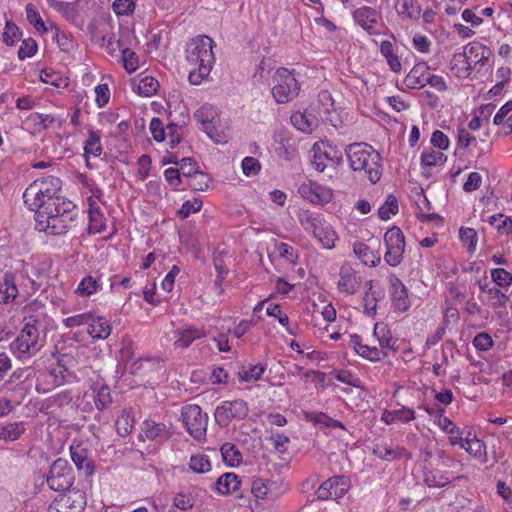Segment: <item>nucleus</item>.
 <instances>
[{
  "instance_id": "obj_54",
  "label": "nucleus",
  "mask_w": 512,
  "mask_h": 512,
  "mask_svg": "<svg viewBox=\"0 0 512 512\" xmlns=\"http://www.w3.org/2000/svg\"><path fill=\"white\" fill-rule=\"evenodd\" d=\"M89 232L90 233H100L105 230V225L103 223V215L100 213L98 208L89 209Z\"/></svg>"
},
{
  "instance_id": "obj_9",
  "label": "nucleus",
  "mask_w": 512,
  "mask_h": 512,
  "mask_svg": "<svg viewBox=\"0 0 512 512\" xmlns=\"http://www.w3.org/2000/svg\"><path fill=\"white\" fill-rule=\"evenodd\" d=\"M195 120L201 124V129L216 143L226 142L224 129L219 127L220 118L217 109L205 104L194 113Z\"/></svg>"
},
{
  "instance_id": "obj_29",
  "label": "nucleus",
  "mask_w": 512,
  "mask_h": 512,
  "mask_svg": "<svg viewBox=\"0 0 512 512\" xmlns=\"http://www.w3.org/2000/svg\"><path fill=\"white\" fill-rule=\"evenodd\" d=\"M64 502H67V506L73 512H84L86 507V495L79 489L68 490L67 493L60 495Z\"/></svg>"
},
{
  "instance_id": "obj_46",
  "label": "nucleus",
  "mask_w": 512,
  "mask_h": 512,
  "mask_svg": "<svg viewBox=\"0 0 512 512\" xmlns=\"http://www.w3.org/2000/svg\"><path fill=\"white\" fill-rule=\"evenodd\" d=\"M266 370V366L263 364L250 365L248 369L243 368L238 372L239 377L242 381L250 382L257 381L261 378L262 374Z\"/></svg>"
},
{
  "instance_id": "obj_40",
  "label": "nucleus",
  "mask_w": 512,
  "mask_h": 512,
  "mask_svg": "<svg viewBox=\"0 0 512 512\" xmlns=\"http://www.w3.org/2000/svg\"><path fill=\"white\" fill-rule=\"evenodd\" d=\"M25 431L22 423H9L0 428V439L4 441L17 440Z\"/></svg>"
},
{
  "instance_id": "obj_41",
  "label": "nucleus",
  "mask_w": 512,
  "mask_h": 512,
  "mask_svg": "<svg viewBox=\"0 0 512 512\" xmlns=\"http://www.w3.org/2000/svg\"><path fill=\"white\" fill-rule=\"evenodd\" d=\"M384 242L386 247L405 248V237L399 227H392L386 231L384 235Z\"/></svg>"
},
{
  "instance_id": "obj_44",
  "label": "nucleus",
  "mask_w": 512,
  "mask_h": 512,
  "mask_svg": "<svg viewBox=\"0 0 512 512\" xmlns=\"http://www.w3.org/2000/svg\"><path fill=\"white\" fill-rule=\"evenodd\" d=\"M397 213L398 200L394 195H388L385 203L378 210V216L381 220H388L391 215H395Z\"/></svg>"
},
{
  "instance_id": "obj_53",
  "label": "nucleus",
  "mask_w": 512,
  "mask_h": 512,
  "mask_svg": "<svg viewBox=\"0 0 512 512\" xmlns=\"http://www.w3.org/2000/svg\"><path fill=\"white\" fill-rule=\"evenodd\" d=\"M210 181L211 179L206 173L198 170L193 176L190 177L188 185L193 190L206 191L209 188Z\"/></svg>"
},
{
  "instance_id": "obj_14",
  "label": "nucleus",
  "mask_w": 512,
  "mask_h": 512,
  "mask_svg": "<svg viewBox=\"0 0 512 512\" xmlns=\"http://www.w3.org/2000/svg\"><path fill=\"white\" fill-rule=\"evenodd\" d=\"M347 491V479L344 476H334L324 481L316 491L319 500L340 498Z\"/></svg>"
},
{
  "instance_id": "obj_33",
  "label": "nucleus",
  "mask_w": 512,
  "mask_h": 512,
  "mask_svg": "<svg viewBox=\"0 0 512 512\" xmlns=\"http://www.w3.org/2000/svg\"><path fill=\"white\" fill-rule=\"evenodd\" d=\"M313 157L311 160V165L313 168L321 173H324L327 170V176L329 178L333 177L335 172L331 171V165L325 160V156L322 155V148L319 143H315L312 147Z\"/></svg>"
},
{
  "instance_id": "obj_52",
  "label": "nucleus",
  "mask_w": 512,
  "mask_h": 512,
  "mask_svg": "<svg viewBox=\"0 0 512 512\" xmlns=\"http://www.w3.org/2000/svg\"><path fill=\"white\" fill-rule=\"evenodd\" d=\"M451 69H458L459 71H464L465 73L469 74L473 66L471 65V61L468 60L467 55L465 51L455 53L451 60Z\"/></svg>"
},
{
  "instance_id": "obj_25",
  "label": "nucleus",
  "mask_w": 512,
  "mask_h": 512,
  "mask_svg": "<svg viewBox=\"0 0 512 512\" xmlns=\"http://www.w3.org/2000/svg\"><path fill=\"white\" fill-rule=\"evenodd\" d=\"M353 250L355 255L367 266L375 267L381 261L380 254L363 242L354 243Z\"/></svg>"
},
{
  "instance_id": "obj_20",
  "label": "nucleus",
  "mask_w": 512,
  "mask_h": 512,
  "mask_svg": "<svg viewBox=\"0 0 512 512\" xmlns=\"http://www.w3.org/2000/svg\"><path fill=\"white\" fill-rule=\"evenodd\" d=\"M103 148L101 145L100 133L94 130L88 131V137L84 143V157L86 166L93 169L94 166L90 161V157H99L102 154Z\"/></svg>"
},
{
  "instance_id": "obj_42",
  "label": "nucleus",
  "mask_w": 512,
  "mask_h": 512,
  "mask_svg": "<svg viewBox=\"0 0 512 512\" xmlns=\"http://www.w3.org/2000/svg\"><path fill=\"white\" fill-rule=\"evenodd\" d=\"M313 235L324 248L331 249L334 247V242L337 238L336 233L325 222L320 230H318V233Z\"/></svg>"
},
{
  "instance_id": "obj_63",
  "label": "nucleus",
  "mask_w": 512,
  "mask_h": 512,
  "mask_svg": "<svg viewBox=\"0 0 512 512\" xmlns=\"http://www.w3.org/2000/svg\"><path fill=\"white\" fill-rule=\"evenodd\" d=\"M115 426L117 433L120 436L126 437L127 435H129L132 429V421L130 419L129 414L123 413L122 415H120L116 420Z\"/></svg>"
},
{
  "instance_id": "obj_38",
  "label": "nucleus",
  "mask_w": 512,
  "mask_h": 512,
  "mask_svg": "<svg viewBox=\"0 0 512 512\" xmlns=\"http://www.w3.org/2000/svg\"><path fill=\"white\" fill-rule=\"evenodd\" d=\"M159 82L152 76H145L138 82L136 91L144 97H151L157 93Z\"/></svg>"
},
{
  "instance_id": "obj_37",
  "label": "nucleus",
  "mask_w": 512,
  "mask_h": 512,
  "mask_svg": "<svg viewBox=\"0 0 512 512\" xmlns=\"http://www.w3.org/2000/svg\"><path fill=\"white\" fill-rule=\"evenodd\" d=\"M101 287L102 284L100 283V280L94 276L89 275L82 279L75 293L82 297H88L100 290Z\"/></svg>"
},
{
  "instance_id": "obj_34",
  "label": "nucleus",
  "mask_w": 512,
  "mask_h": 512,
  "mask_svg": "<svg viewBox=\"0 0 512 512\" xmlns=\"http://www.w3.org/2000/svg\"><path fill=\"white\" fill-rule=\"evenodd\" d=\"M373 335L377 338L382 348H393L396 340L385 323H376L373 329Z\"/></svg>"
},
{
  "instance_id": "obj_31",
  "label": "nucleus",
  "mask_w": 512,
  "mask_h": 512,
  "mask_svg": "<svg viewBox=\"0 0 512 512\" xmlns=\"http://www.w3.org/2000/svg\"><path fill=\"white\" fill-rule=\"evenodd\" d=\"M275 482L257 478L251 482V493L258 499L273 498V487Z\"/></svg>"
},
{
  "instance_id": "obj_26",
  "label": "nucleus",
  "mask_w": 512,
  "mask_h": 512,
  "mask_svg": "<svg viewBox=\"0 0 512 512\" xmlns=\"http://www.w3.org/2000/svg\"><path fill=\"white\" fill-rule=\"evenodd\" d=\"M406 453L407 450L400 446L391 447L387 444L377 443L373 447V454L376 457L386 461H394L396 459H400L401 457L405 456Z\"/></svg>"
},
{
  "instance_id": "obj_5",
  "label": "nucleus",
  "mask_w": 512,
  "mask_h": 512,
  "mask_svg": "<svg viewBox=\"0 0 512 512\" xmlns=\"http://www.w3.org/2000/svg\"><path fill=\"white\" fill-rule=\"evenodd\" d=\"M300 84L294 73L286 68L277 69L273 76L272 95L277 103H288L298 96Z\"/></svg>"
},
{
  "instance_id": "obj_56",
  "label": "nucleus",
  "mask_w": 512,
  "mask_h": 512,
  "mask_svg": "<svg viewBox=\"0 0 512 512\" xmlns=\"http://www.w3.org/2000/svg\"><path fill=\"white\" fill-rule=\"evenodd\" d=\"M488 295L491 301V307L494 309L506 307V304L509 301V297L496 286H493L488 290Z\"/></svg>"
},
{
  "instance_id": "obj_58",
  "label": "nucleus",
  "mask_w": 512,
  "mask_h": 512,
  "mask_svg": "<svg viewBox=\"0 0 512 512\" xmlns=\"http://www.w3.org/2000/svg\"><path fill=\"white\" fill-rule=\"evenodd\" d=\"M491 278L499 287H509L512 284V274L503 268L493 269Z\"/></svg>"
},
{
  "instance_id": "obj_61",
  "label": "nucleus",
  "mask_w": 512,
  "mask_h": 512,
  "mask_svg": "<svg viewBox=\"0 0 512 512\" xmlns=\"http://www.w3.org/2000/svg\"><path fill=\"white\" fill-rule=\"evenodd\" d=\"M387 251L384 255L385 262L390 266H398L403 260V253L405 248L386 247Z\"/></svg>"
},
{
  "instance_id": "obj_55",
  "label": "nucleus",
  "mask_w": 512,
  "mask_h": 512,
  "mask_svg": "<svg viewBox=\"0 0 512 512\" xmlns=\"http://www.w3.org/2000/svg\"><path fill=\"white\" fill-rule=\"evenodd\" d=\"M121 59H122L124 68L128 73H133L137 70L138 56L133 50H131L127 47L123 48Z\"/></svg>"
},
{
  "instance_id": "obj_64",
  "label": "nucleus",
  "mask_w": 512,
  "mask_h": 512,
  "mask_svg": "<svg viewBox=\"0 0 512 512\" xmlns=\"http://www.w3.org/2000/svg\"><path fill=\"white\" fill-rule=\"evenodd\" d=\"M151 134L157 142H162L166 138V130L161 119L154 117L150 122Z\"/></svg>"
},
{
  "instance_id": "obj_51",
  "label": "nucleus",
  "mask_w": 512,
  "mask_h": 512,
  "mask_svg": "<svg viewBox=\"0 0 512 512\" xmlns=\"http://www.w3.org/2000/svg\"><path fill=\"white\" fill-rule=\"evenodd\" d=\"M26 17L29 23L32 24L38 32L44 33L47 31L44 21L32 4L26 6Z\"/></svg>"
},
{
  "instance_id": "obj_1",
  "label": "nucleus",
  "mask_w": 512,
  "mask_h": 512,
  "mask_svg": "<svg viewBox=\"0 0 512 512\" xmlns=\"http://www.w3.org/2000/svg\"><path fill=\"white\" fill-rule=\"evenodd\" d=\"M76 206L69 200L44 207L35 215V229L48 235L66 234L77 219Z\"/></svg>"
},
{
  "instance_id": "obj_35",
  "label": "nucleus",
  "mask_w": 512,
  "mask_h": 512,
  "mask_svg": "<svg viewBox=\"0 0 512 512\" xmlns=\"http://www.w3.org/2000/svg\"><path fill=\"white\" fill-rule=\"evenodd\" d=\"M299 222L305 231L312 234L318 233V230L323 226L324 221L317 215L310 211H303L299 214Z\"/></svg>"
},
{
  "instance_id": "obj_36",
  "label": "nucleus",
  "mask_w": 512,
  "mask_h": 512,
  "mask_svg": "<svg viewBox=\"0 0 512 512\" xmlns=\"http://www.w3.org/2000/svg\"><path fill=\"white\" fill-rule=\"evenodd\" d=\"M220 451L222 454L223 461L227 465L234 467L241 463L242 454L239 451V449L236 447V445H234L230 442H226L221 446Z\"/></svg>"
},
{
  "instance_id": "obj_8",
  "label": "nucleus",
  "mask_w": 512,
  "mask_h": 512,
  "mask_svg": "<svg viewBox=\"0 0 512 512\" xmlns=\"http://www.w3.org/2000/svg\"><path fill=\"white\" fill-rule=\"evenodd\" d=\"M181 421L187 432L197 441L206 437L208 415L203 413L200 406L188 404L181 409Z\"/></svg>"
},
{
  "instance_id": "obj_57",
  "label": "nucleus",
  "mask_w": 512,
  "mask_h": 512,
  "mask_svg": "<svg viewBox=\"0 0 512 512\" xmlns=\"http://www.w3.org/2000/svg\"><path fill=\"white\" fill-rule=\"evenodd\" d=\"M112 403V397L108 386L104 385L100 387L95 396L96 408L101 411L108 407Z\"/></svg>"
},
{
  "instance_id": "obj_60",
  "label": "nucleus",
  "mask_w": 512,
  "mask_h": 512,
  "mask_svg": "<svg viewBox=\"0 0 512 512\" xmlns=\"http://www.w3.org/2000/svg\"><path fill=\"white\" fill-rule=\"evenodd\" d=\"M21 32L19 28L12 22L6 21L5 30L3 33V41L6 45L12 46L15 41L19 40Z\"/></svg>"
},
{
  "instance_id": "obj_23",
  "label": "nucleus",
  "mask_w": 512,
  "mask_h": 512,
  "mask_svg": "<svg viewBox=\"0 0 512 512\" xmlns=\"http://www.w3.org/2000/svg\"><path fill=\"white\" fill-rule=\"evenodd\" d=\"M429 67L425 63L416 64L406 76L404 82L408 88H422L427 84Z\"/></svg>"
},
{
  "instance_id": "obj_49",
  "label": "nucleus",
  "mask_w": 512,
  "mask_h": 512,
  "mask_svg": "<svg viewBox=\"0 0 512 512\" xmlns=\"http://www.w3.org/2000/svg\"><path fill=\"white\" fill-rule=\"evenodd\" d=\"M325 149L322 150V155L325 156V160L331 165V171L335 172L336 167L343 161L342 154L337 150H334L332 145L327 143L321 144Z\"/></svg>"
},
{
  "instance_id": "obj_21",
  "label": "nucleus",
  "mask_w": 512,
  "mask_h": 512,
  "mask_svg": "<svg viewBox=\"0 0 512 512\" xmlns=\"http://www.w3.org/2000/svg\"><path fill=\"white\" fill-rule=\"evenodd\" d=\"M450 443L452 445H460L461 448L474 457H480L483 454L486 457V446L482 440L477 438L469 439L468 437L463 438V436H452ZM483 461H486V458Z\"/></svg>"
},
{
  "instance_id": "obj_4",
  "label": "nucleus",
  "mask_w": 512,
  "mask_h": 512,
  "mask_svg": "<svg viewBox=\"0 0 512 512\" xmlns=\"http://www.w3.org/2000/svg\"><path fill=\"white\" fill-rule=\"evenodd\" d=\"M212 45L213 40L206 35L198 36L189 45L186 58L191 65L195 66V69L189 73L191 84H200L210 74L215 62Z\"/></svg>"
},
{
  "instance_id": "obj_28",
  "label": "nucleus",
  "mask_w": 512,
  "mask_h": 512,
  "mask_svg": "<svg viewBox=\"0 0 512 512\" xmlns=\"http://www.w3.org/2000/svg\"><path fill=\"white\" fill-rule=\"evenodd\" d=\"M394 7L399 16L414 20L421 16V6L416 0H396Z\"/></svg>"
},
{
  "instance_id": "obj_43",
  "label": "nucleus",
  "mask_w": 512,
  "mask_h": 512,
  "mask_svg": "<svg viewBox=\"0 0 512 512\" xmlns=\"http://www.w3.org/2000/svg\"><path fill=\"white\" fill-rule=\"evenodd\" d=\"M366 286L367 289L363 297L364 312L367 315L372 316L376 314L378 299L376 293L373 291V281L370 280L367 282Z\"/></svg>"
},
{
  "instance_id": "obj_18",
  "label": "nucleus",
  "mask_w": 512,
  "mask_h": 512,
  "mask_svg": "<svg viewBox=\"0 0 512 512\" xmlns=\"http://www.w3.org/2000/svg\"><path fill=\"white\" fill-rule=\"evenodd\" d=\"M354 21L370 35L374 34V26L379 19V12L371 7L363 6L353 11Z\"/></svg>"
},
{
  "instance_id": "obj_6",
  "label": "nucleus",
  "mask_w": 512,
  "mask_h": 512,
  "mask_svg": "<svg viewBox=\"0 0 512 512\" xmlns=\"http://www.w3.org/2000/svg\"><path fill=\"white\" fill-rule=\"evenodd\" d=\"M45 338L23 327L14 341L9 345L12 354L19 360L35 356L44 346Z\"/></svg>"
},
{
  "instance_id": "obj_7",
  "label": "nucleus",
  "mask_w": 512,
  "mask_h": 512,
  "mask_svg": "<svg viewBox=\"0 0 512 512\" xmlns=\"http://www.w3.org/2000/svg\"><path fill=\"white\" fill-rule=\"evenodd\" d=\"M23 322L25 328L37 333L43 338L49 330L54 328V321L46 312L45 305L39 302H32L25 307Z\"/></svg>"
},
{
  "instance_id": "obj_15",
  "label": "nucleus",
  "mask_w": 512,
  "mask_h": 512,
  "mask_svg": "<svg viewBox=\"0 0 512 512\" xmlns=\"http://www.w3.org/2000/svg\"><path fill=\"white\" fill-rule=\"evenodd\" d=\"M389 284L393 308L399 312L407 311L410 300L406 286L396 275L389 276Z\"/></svg>"
},
{
  "instance_id": "obj_2",
  "label": "nucleus",
  "mask_w": 512,
  "mask_h": 512,
  "mask_svg": "<svg viewBox=\"0 0 512 512\" xmlns=\"http://www.w3.org/2000/svg\"><path fill=\"white\" fill-rule=\"evenodd\" d=\"M61 189V180L55 176H48L33 181L24 191L25 204L31 211L43 210L47 206H55L60 201H65L58 195Z\"/></svg>"
},
{
  "instance_id": "obj_45",
  "label": "nucleus",
  "mask_w": 512,
  "mask_h": 512,
  "mask_svg": "<svg viewBox=\"0 0 512 512\" xmlns=\"http://www.w3.org/2000/svg\"><path fill=\"white\" fill-rule=\"evenodd\" d=\"M447 157L440 151H423L421 154V165L423 167H434L437 164H443Z\"/></svg>"
},
{
  "instance_id": "obj_59",
  "label": "nucleus",
  "mask_w": 512,
  "mask_h": 512,
  "mask_svg": "<svg viewBox=\"0 0 512 512\" xmlns=\"http://www.w3.org/2000/svg\"><path fill=\"white\" fill-rule=\"evenodd\" d=\"M473 345L478 351L485 352L493 347L494 341L489 333L480 332L474 337Z\"/></svg>"
},
{
  "instance_id": "obj_48",
  "label": "nucleus",
  "mask_w": 512,
  "mask_h": 512,
  "mask_svg": "<svg viewBox=\"0 0 512 512\" xmlns=\"http://www.w3.org/2000/svg\"><path fill=\"white\" fill-rule=\"evenodd\" d=\"M438 413V424L440 428L450 435L449 439L452 436H462L463 432L458 428L448 417L444 416V409H439Z\"/></svg>"
},
{
  "instance_id": "obj_12",
  "label": "nucleus",
  "mask_w": 512,
  "mask_h": 512,
  "mask_svg": "<svg viewBox=\"0 0 512 512\" xmlns=\"http://www.w3.org/2000/svg\"><path fill=\"white\" fill-rule=\"evenodd\" d=\"M172 433L171 424L167 425L153 419H146L142 422L140 437L156 443H163L172 436Z\"/></svg>"
},
{
  "instance_id": "obj_24",
  "label": "nucleus",
  "mask_w": 512,
  "mask_h": 512,
  "mask_svg": "<svg viewBox=\"0 0 512 512\" xmlns=\"http://www.w3.org/2000/svg\"><path fill=\"white\" fill-rule=\"evenodd\" d=\"M351 342L354 345L355 351L369 361L376 362L387 357V353L385 351L379 350L376 347L361 344V338L357 334L351 335Z\"/></svg>"
},
{
  "instance_id": "obj_3",
  "label": "nucleus",
  "mask_w": 512,
  "mask_h": 512,
  "mask_svg": "<svg viewBox=\"0 0 512 512\" xmlns=\"http://www.w3.org/2000/svg\"><path fill=\"white\" fill-rule=\"evenodd\" d=\"M349 165L354 171L364 172L373 184L377 183L382 175V157L366 143H353L345 149Z\"/></svg>"
},
{
  "instance_id": "obj_32",
  "label": "nucleus",
  "mask_w": 512,
  "mask_h": 512,
  "mask_svg": "<svg viewBox=\"0 0 512 512\" xmlns=\"http://www.w3.org/2000/svg\"><path fill=\"white\" fill-rule=\"evenodd\" d=\"M464 51L471 64L484 63L488 58V50L486 46L479 42H471L464 47Z\"/></svg>"
},
{
  "instance_id": "obj_10",
  "label": "nucleus",
  "mask_w": 512,
  "mask_h": 512,
  "mask_svg": "<svg viewBox=\"0 0 512 512\" xmlns=\"http://www.w3.org/2000/svg\"><path fill=\"white\" fill-rule=\"evenodd\" d=\"M46 481L54 491L70 490L74 482V473L68 461L62 458L56 459L49 469Z\"/></svg>"
},
{
  "instance_id": "obj_47",
  "label": "nucleus",
  "mask_w": 512,
  "mask_h": 512,
  "mask_svg": "<svg viewBox=\"0 0 512 512\" xmlns=\"http://www.w3.org/2000/svg\"><path fill=\"white\" fill-rule=\"evenodd\" d=\"M189 467L195 473H206L211 469L208 456L204 454H197L191 456Z\"/></svg>"
},
{
  "instance_id": "obj_27",
  "label": "nucleus",
  "mask_w": 512,
  "mask_h": 512,
  "mask_svg": "<svg viewBox=\"0 0 512 512\" xmlns=\"http://www.w3.org/2000/svg\"><path fill=\"white\" fill-rule=\"evenodd\" d=\"M215 485L220 494H231L240 489L241 480L235 473L228 472L220 476Z\"/></svg>"
},
{
  "instance_id": "obj_17",
  "label": "nucleus",
  "mask_w": 512,
  "mask_h": 512,
  "mask_svg": "<svg viewBox=\"0 0 512 512\" xmlns=\"http://www.w3.org/2000/svg\"><path fill=\"white\" fill-rule=\"evenodd\" d=\"M338 290L341 293L352 295L357 292L360 279L357 272L348 264H344L340 267Z\"/></svg>"
},
{
  "instance_id": "obj_13",
  "label": "nucleus",
  "mask_w": 512,
  "mask_h": 512,
  "mask_svg": "<svg viewBox=\"0 0 512 512\" xmlns=\"http://www.w3.org/2000/svg\"><path fill=\"white\" fill-rule=\"evenodd\" d=\"M298 193L304 199H307L313 204L325 205L332 200L333 192L330 188L322 186L317 182L309 181L303 183Z\"/></svg>"
},
{
  "instance_id": "obj_50",
  "label": "nucleus",
  "mask_w": 512,
  "mask_h": 512,
  "mask_svg": "<svg viewBox=\"0 0 512 512\" xmlns=\"http://www.w3.org/2000/svg\"><path fill=\"white\" fill-rule=\"evenodd\" d=\"M291 123L302 132H310L313 127V120L305 113L296 112L291 115Z\"/></svg>"
},
{
  "instance_id": "obj_19",
  "label": "nucleus",
  "mask_w": 512,
  "mask_h": 512,
  "mask_svg": "<svg viewBox=\"0 0 512 512\" xmlns=\"http://www.w3.org/2000/svg\"><path fill=\"white\" fill-rule=\"evenodd\" d=\"M71 458L77 467L78 471L82 472L84 476L89 477L95 472V464L88 456V451L80 445L71 446Z\"/></svg>"
},
{
  "instance_id": "obj_39",
  "label": "nucleus",
  "mask_w": 512,
  "mask_h": 512,
  "mask_svg": "<svg viewBox=\"0 0 512 512\" xmlns=\"http://www.w3.org/2000/svg\"><path fill=\"white\" fill-rule=\"evenodd\" d=\"M424 483L428 487L442 488L451 483L446 474L434 470L424 472Z\"/></svg>"
},
{
  "instance_id": "obj_62",
  "label": "nucleus",
  "mask_w": 512,
  "mask_h": 512,
  "mask_svg": "<svg viewBox=\"0 0 512 512\" xmlns=\"http://www.w3.org/2000/svg\"><path fill=\"white\" fill-rule=\"evenodd\" d=\"M37 52V43L32 38H28L23 40L19 50L18 57L23 60L25 58H30L35 55Z\"/></svg>"
},
{
  "instance_id": "obj_16",
  "label": "nucleus",
  "mask_w": 512,
  "mask_h": 512,
  "mask_svg": "<svg viewBox=\"0 0 512 512\" xmlns=\"http://www.w3.org/2000/svg\"><path fill=\"white\" fill-rule=\"evenodd\" d=\"M206 331L203 328L183 326L173 331V346L175 349H186L195 340L205 338Z\"/></svg>"
},
{
  "instance_id": "obj_30",
  "label": "nucleus",
  "mask_w": 512,
  "mask_h": 512,
  "mask_svg": "<svg viewBox=\"0 0 512 512\" xmlns=\"http://www.w3.org/2000/svg\"><path fill=\"white\" fill-rule=\"evenodd\" d=\"M87 331L93 338L106 339L111 333V326L106 318L92 315Z\"/></svg>"
},
{
  "instance_id": "obj_11",
  "label": "nucleus",
  "mask_w": 512,
  "mask_h": 512,
  "mask_svg": "<svg viewBox=\"0 0 512 512\" xmlns=\"http://www.w3.org/2000/svg\"><path fill=\"white\" fill-rule=\"evenodd\" d=\"M249 408L246 401L236 399L224 401L217 406L214 417L216 423L221 427H227L232 420H242L248 416Z\"/></svg>"
},
{
  "instance_id": "obj_22",
  "label": "nucleus",
  "mask_w": 512,
  "mask_h": 512,
  "mask_svg": "<svg viewBox=\"0 0 512 512\" xmlns=\"http://www.w3.org/2000/svg\"><path fill=\"white\" fill-rule=\"evenodd\" d=\"M18 296L15 275L6 272L0 281V304H9Z\"/></svg>"
}]
</instances>
